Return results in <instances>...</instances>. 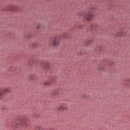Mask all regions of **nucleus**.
<instances>
[{"instance_id":"nucleus-1","label":"nucleus","mask_w":130,"mask_h":130,"mask_svg":"<svg viewBox=\"0 0 130 130\" xmlns=\"http://www.w3.org/2000/svg\"><path fill=\"white\" fill-rule=\"evenodd\" d=\"M50 43L54 46H57V45L60 43V42L59 41V38L58 37H55L52 41H50Z\"/></svg>"},{"instance_id":"nucleus-2","label":"nucleus","mask_w":130,"mask_h":130,"mask_svg":"<svg viewBox=\"0 0 130 130\" xmlns=\"http://www.w3.org/2000/svg\"><path fill=\"white\" fill-rule=\"evenodd\" d=\"M93 17H95V15L94 14H92L90 13V12H88V13H86L85 14L84 16V20H86V21H91Z\"/></svg>"},{"instance_id":"nucleus-3","label":"nucleus","mask_w":130,"mask_h":130,"mask_svg":"<svg viewBox=\"0 0 130 130\" xmlns=\"http://www.w3.org/2000/svg\"><path fill=\"white\" fill-rule=\"evenodd\" d=\"M11 91V88L8 87L5 88L3 90V91L0 90V96H3L4 95V93H9Z\"/></svg>"},{"instance_id":"nucleus-4","label":"nucleus","mask_w":130,"mask_h":130,"mask_svg":"<svg viewBox=\"0 0 130 130\" xmlns=\"http://www.w3.org/2000/svg\"><path fill=\"white\" fill-rule=\"evenodd\" d=\"M26 121L24 120H19L17 121V122H15V126L16 127H18V126H20V125H22L23 123H25Z\"/></svg>"},{"instance_id":"nucleus-5","label":"nucleus","mask_w":130,"mask_h":130,"mask_svg":"<svg viewBox=\"0 0 130 130\" xmlns=\"http://www.w3.org/2000/svg\"><path fill=\"white\" fill-rule=\"evenodd\" d=\"M58 110L60 111H63V110H68L67 107H64L62 106H60L58 108Z\"/></svg>"},{"instance_id":"nucleus-6","label":"nucleus","mask_w":130,"mask_h":130,"mask_svg":"<svg viewBox=\"0 0 130 130\" xmlns=\"http://www.w3.org/2000/svg\"><path fill=\"white\" fill-rule=\"evenodd\" d=\"M124 34V32H123V30H121L118 32L117 36H118V37H121V36H123Z\"/></svg>"},{"instance_id":"nucleus-7","label":"nucleus","mask_w":130,"mask_h":130,"mask_svg":"<svg viewBox=\"0 0 130 130\" xmlns=\"http://www.w3.org/2000/svg\"><path fill=\"white\" fill-rule=\"evenodd\" d=\"M58 89H55L54 90V91L52 93V95H54V96H56V95H57L58 94Z\"/></svg>"},{"instance_id":"nucleus-8","label":"nucleus","mask_w":130,"mask_h":130,"mask_svg":"<svg viewBox=\"0 0 130 130\" xmlns=\"http://www.w3.org/2000/svg\"><path fill=\"white\" fill-rule=\"evenodd\" d=\"M44 66L46 67L48 69L49 68V62L47 61H46L44 63Z\"/></svg>"},{"instance_id":"nucleus-9","label":"nucleus","mask_w":130,"mask_h":130,"mask_svg":"<svg viewBox=\"0 0 130 130\" xmlns=\"http://www.w3.org/2000/svg\"><path fill=\"white\" fill-rule=\"evenodd\" d=\"M45 85H51V82L50 81H47L45 83Z\"/></svg>"},{"instance_id":"nucleus-10","label":"nucleus","mask_w":130,"mask_h":130,"mask_svg":"<svg viewBox=\"0 0 130 130\" xmlns=\"http://www.w3.org/2000/svg\"><path fill=\"white\" fill-rule=\"evenodd\" d=\"M41 27H42V24L41 23L38 24L37 26L38 29H39V28H41Z\"/></svg>"},{"instance_id":"nucleus-11","label":"nucleus","mask_w":130,"mask_h":130,"mask_svg":"<svg viewBox=\"0 0 130 130\" xmlns=\"http://www.w3.org/2000/svg\"><path fill=\"white\" fill-rule=\"evenodd\" d=\"M83 98H88V95L87 94H84L83 95Z\"/></svg>"},{"instance_id":"nucleus-12","label":"nucleus","mask_w":130,"mask_h":130,"mask_svg":"<svg viewBox=\"0 0 130 130\" xmlns=\"http://www.w3.org/2000/svg\"><path fill=\"white\" fill-rule=\"evenodd\" d=\"M89 42H91V41H89Z\"/></svg>"}]
</instances>
